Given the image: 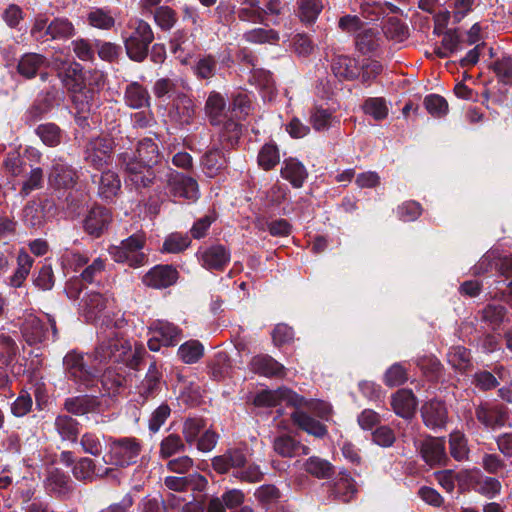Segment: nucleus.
Segmentation results:
<instances>
[{"mask_svg": "<svg viewBox=\"0 0 512 512\" xmlns=\"http://www.w3.org/2000/svg\"><path fill=\"white\" fill-rule=\"evenodd\" d=\"M253 403L258 407H272L286 404L294 408V411L291 413V419L300 429L319 438L325 436L327 433L325 425L302 410V408H306L316 412L319 417L326 418L330 413V409L324 402L306 400L291 389L281 387L277 390H263L259 392L255 396Z\"/></svg>", "mask_w": 512, "mask_h": 512, "instance_id": "obj_1", "label": "nucleus"}, {"mask_svg": "<svg viewBox=\"0 0 512 512\" xmlns=\"http://www.w3.org/2000/svg\"><path fill=\"white\" fill-rule=\"evenodd\" d=\"M117 160L126 174L127 181L136 189L152 186L168 168L161 162L158 145L152 138L140 140L135 152H122Z\"/></svg>", "mask_w": 512, "mask_h": 512, "instance_id": "obj_2", "label": "nucleus"}, {"mask_svg": "<svg viewBox=\"0 0 512 512\" xmlns=\"http://www.w3.org/2000/svg\"><path fill=\"white\" fill-rule=\"evenodd\" d=\"M75 33L73 24L64 17H56L49 20L46 14H38L34 18L30 29L31 38L39 43L49 40H65Z\"/></svg>", "mask_w": 512, "mask_h": 512, "instance_id": "obj_3", "label": "nucleus"}, {"mask_svg": "<svg viewBox=\"0 0 512 512\" xmlns=\"http://www.w3.org/2000/svg\"><path fill=\"white\" fill-rule=\"evenodd\" d=\"M65 86L71 92V100L75 109V121L81 126H89L88 117L99 96V91L93 87L83 85L68 74L63 79Z\"/></svg>", "mask_w": 512, "mask_h": 512, "instance_id": "obj_4", "label": "nucleus"}, {"mask_svg": "<svg viewBox=\"0 0 512 512\" xmlns=\"http://www.w3.org/2000/svg\"><path fill=\"white\" fill-rule=\"evenodd\" d=\"M145 244V234L137 232L122 240L120 245L111 246L109 253L115 262L125 263L130 267L138 268L148 262V255L143 252Z\"/></svg>", "mask_w": 512, "mask_h": 512, "instance_id": "obj_5", "label": "nucleus"}, {"mask_svg": "<svg viewBox=\"0 0 512 512\" xmlns=\"http://www.w3.org/2000/svg\"><path fill=\"white\" fill-rule=\"evenodd\" d=\"M131 350L129 343L119 336V333L114 327L99 333V344L94 351V359L99 363H106L108 361L121 362L123 356Z\"/></svg>", "mask_w": 512, "mask_h": 512, "instance_id": "obj_6", "label": "nucleus"}, {"mask_svg": "<svg viewBox=\"0 0 512 512\" xmlns=\"http://www.w3.org/2000/svg\"><path fill=\"white\" fill-rule=\"evenodd\" d=\"M154 38L151 26L144 20H137L132 32L124 39L128 58L134 62L142 63L148 57L149 46Z\"/></svg>", "mask_w": 512, "mask_h": 512, "instance_id": "obj_7", "label": "nucleus"}, {"mask_svg": "<svg viewBox=\"0 0 512 512\" xmlns=\"http://www.w3.org/2000/svg\"><path fill=\"white\" fill-rule=\"evenodd\" d=\"M109 447L112 463L120 467L135 464L142 451V444L135 437L111 438Z\"/></svg>", "mask_w": 512, "mask_h": 512, "instance_id": "obj_8", "label": "nucleus"}, {"mask_svg": "<svg viewBox=\"0 0 512 512\" xmlns=\"http://www.w3.org/2000/svg\"><path fill=\"white\" fill-rule=\"evenodd\" d=\"M114 146V139L109 136L91 138L84 147L85 162L97 170L103 169L111 161Z\"/></svg>", "mask_w": 512, "mask_h": 512, "instance_id": "obj_9", "label": "nucleus"}, {"mask_svg": "<svg viewBox=\"0 0 512 512\" xmlns=\"http://www.w3.org/2000/svg\"><path fill=\"white\" fill-rule=\"evenodd\" d=\"M66 375L74 382L89 388L97 378V371L86 365L84 356L76 351L66 354L63 359Z\"/></svg>", "mask_w": 512, "mask_h": 512, "instance_id": "obj_10", "label": "nucleus"}, {"mask_svg": "<svg viewBox=\"0 0 512 512\" xmlns=\"http://www.w3.org/2000/svg\"><path fill=\"white\" fill-rule=\"evenodd\" d=\"M164 174L167 176V187L172 196L193 202L199 198V186L194 178L173 171L169 167L165 170Z\"/></svg>", "mask_w": 512, "mask_h": 512, "instance_id": "obj_11", "label": "nucleus"}, {"mask_svg": "<svg viewBox=\"0 0 512 512\" xmlns=\"http://www.w3.org/2000/svg\"><path fill=\"white\" fill-rule=\"evenodd\" d=\"M46 492L60 500H68L71 498L75 484L71 477L59 468H54L48 472L44 480Z\"/></svg>", "mask_w": 512, "mask_h": 512, "instance_id": "obj_12", "label": "nucleus"}, {"mask_svg": "<svg viewBox=\"0 0 512 512\" xmlns=\"http://www.w3.org/2000/svg\"><path fill=\"white\" fill-rule=\"evenodd\" d=\"M164 383L161 368L153 361L149 365L144 379L137 386V403L143 405L148 400L154 399L161 392Z\"/></svg>", "mask_w": 512, "mask_h": 512, "instance_id": "obj_13", "label": "nucleus"}, {"mask_svg": "<svg viewBox=\"0 0 512 512\" xmlns=\"http://www.w3.org/2000/svg\"><path fill=\"white\" fill-rule=\"evenodd\" d=\"M111 222L112 213L110 209L101 205H94L83 219V229L91 237L99 238L108 230Z\"/></svg>", "mask_w": 512, "mask_h": 512, "instance_id": "obj_14", "label": "nucleus"}, {"mask_svg": "<svg viewBox=\"0 0 512 512\" xmlns=\"http://www.w3.org/2000/svg\"><path fill=\"white\" fill-rule=\"evenodd\" d=\"M58 90L54 87L40 93L25 113V122L29 125L41 120L58 104Z\"/></svg>", "mask_w": 512, "mask_h": 512, "instance_id": "obj_15", "label": "nucleus"}, {"mask_svg": "<svg viewBox=\"0 0 512 512\" xmlns=\"http://www.w3.org/2000/svg\"><path fill=\"white\" fill-rule=\"evenodd\" d=\"M91 180L97 185V195L106 202H113L121 192V180L114 171L106 170L100 175L93 174Z\"/></svg>", "mask_w": 512, "mask_h": 512, "instance_id": "obj_16", "label": "nucleus"}, {"mask_svg": "<svg viewBox=\"0 0 512 512\" xmlns=\"http://www.w3.org/2000/svg\"><path fill=\"white\" fill-rule=\"evenodd\" d=\"M178 276V271L172 265H157L143 276L142 281L148 287L163 289L174 285Z\"/></svg>", "mask_w": 512, "mask_h": 512, "instance_id": "obj_17", "label": "nucleus"}, {"mask_svg": "<svg viewBox=\"0 0 512 512\" xmlns=\"http://www.w3.org/2000/svg\"><path fill=\"white\" fill-rule=\"evenodd\" d=\"M199 261L207 270L223 271L230 262L231 254L224 245L216 244L198 253Z\"/></svg>", "mask_w": 512, "mask_h": 512, "instance_id": "obj_18", "label": "nucleus"}, {"mask_svg": "<svg viewBox=\"0 0 512 512\" xmlns=\"http://www.w3.org/2000/svg\"><path fill=\"white\" fill-rule=\"evenodd\" d=\"M443 437H428L420 447V453L424 461L431 467L444 466L448 461Z\"/></svg>", "mask_w": 512, "mask_h": 512, "instance_id": "obj_19", "label": "nucleus"}, {"mask_svg": "<svg viewBox=\"0 0 512 512\" xmlns=\"http://www.w3.org/2000/svg\"><path fill=\"white\" fill-rule=\"evenodd\" d=\"M77 180L76 169L63 162H54L48 175L49 185L55 189H71Z\"/></svg>", "mask_w": 512, "mask_h": 512, "instance_id": "obj_20", "label": "nucleus"}, {"mask_svg": "<svg viewBox=\"0 0 512 512\" xmlns=\"http://www.w3.org/2000/svg\"><path fill=\"white\" fill-rule=\"evenodd\" d=\"M100 406L99 397L87 394L66 398L63 403L64 410L76 416L98 412Z\"/></svg>", "mask_w": 512, "mask_h": 512, "instance_id": "obj_21", "label": "nucleus"}, {"mask_svg": "<svg viewBox=\"0 0 512 512\" xmlns=\"http://www.w3.org/2000/svg\"><path fill=\"white\" fill-rule=\"evenodd\" d=\"M226 150L214 144L201 158L203 172L208 177H215L227 167Z\"/></svg>", "mask_w": 512, "mask_h": 512, "instance_id": "obj_22", "label": "nucleus"}, {"mask_svg": "<svg viewBox=\"0 0 512 512\" xmlns=\"http://www.w3.org/2000/svg\"><path fill=\"white\" fill-rule=\"evenodd\" d=\"M247 462V456L243 449L233 448L227 450L223 455L212 459V467L219 474H226L231 468L239 470Z\"/></svg>", "mask_w": 512, "mask_h": 512, "instance_id": "obj_23", "label": "nucleus"}, {"mask_svg": "<svg viewBox=\"0 0 512 512\" xmlns=\"http://www.w3.org/2000/svg\"><path fill=\"white\" fill-rule=\"evenodd\" d=\"M417 404V398L410 389H399L391 398L393 411L406 420L414 416Z\"/></svg>", "mask_w": 512, "mask_h": 512, "instance_id": "obj_24", "label": "nucleus"}, {"mask_svg": "<svg viewBox=\"0 0 512 512\" xmlns=\"http://www.w3.org/2000/svg\"><path fill=\"white\" fill-rule=\"evenodd\" d=\"M49 67V60L39 53L23 54L17 64V72L25 79H33L43 68Z\"/></svg>", "mask_w": 512, "mask_h": 512, "instance_id": "obj_25", "label": "nucleus"}, {"mask_svg": "<svg viewBox=\"0 0 512 512\" xmlns=\"http://www.w3.org/2000/svg\"><path fill=\"white\" fill-rule=\"evenodd\" d=\"M447 409L443 402L431 400L421 407L424 424L432 429L442 428L447 422Z\"/></svg>", "mask_w": 512, "mask_h": 512, "instance_id": "obj_26", "label": "nucleus"}, {"mask_svg": "<svg viewBox=\"0 0 512 512\" xmlns=\"http://www.w3.org/2000/svg\"><path fill=\"white\" fill-rule=\"evenodd\" d=\"M111 472H113L112 468H105L102 473H99L96 470L94 460L89 457H81L72 467V474L74 478L84 483H91L95 477H107Z\"/></svg>", "mask_w": 512, "mask_h": 512, "instance_id": "obj_27", "label": "nucleus"}, {"mask_svg": "<svg viewBox=\"0 0 512 512\" xmlns=\"http://www.w3.org/2000/svg\"><path fill=\"white\" fill-rule=\"evenodd\" d=\"M331 69L340 80L352 81L360 76L356 59L347 55H335L331 60Z\"/></svg>", "mask_w": 512, "mask_h": 512, "instance_id": "obj_28", "label": "nucleus"}, {"mask_svg": "<svg viewBox=\"0 0 512 512\" xmlns=\"http://www.w3.org/2000/svg\"><path fill=\"white\" fill-rule=\"evenodd\" d=\"M251 370L265 377H283L285 367L269 355H257L250 361Z\"/></svg>", "mask_w": 512, "mask_h": 512, "instance_id": "obj_29", "label": "nucleus"}, {"mask_svg": "<svg viewBox=\"0 0 512 512\" xmlns=\"http://www.w3.org/2000/svg\"><path fill=\"white\" fill-rule=\"evenodd\" d=\"M21 332L29 345L41 343L47 339L48 330L45 323L35 315H28L22 325Z\"/></svg>", "mask_w": 512, "mask_h": 512, "instance_id": "obj_30", "label": "nucleus"}, {"mask_svg": "<svg viewBox=\"0 0 512 512\" xmlns=\"http://www.w3.org/2000/svg\"><path fill=\"white\" fill-rule=\"evenodd\" d=\"M281 177L289 181L294 188L303 186L308 177L305 166L296 158H286L280 170Z\"/></svg>", "mask_w": 512, "mask_h": 512, "instance_id": "obj_31", "label": "nucleus"}, {"mask_svg": "<svg viewBox=\"0 0 512 512\" xmlns=\"http://www.w3.org/2000/svg\"><path fill=\"white\" fill-rule=\"evenodd\" d=\"M151 97L146 87L137 81L129 83L124 90V102L132 109L150 106Z\"/></svg>", "mask_w": 512, "mask_h": 512, "instance_id": "obj_32", "label": "nucleus"}, {"mask_svg": "<svg viewBox=\"0 0 512 512\" xmlns=\"http://www.w3.org/2000/svg\"><path fill=\"white\" fill-rule=\"evenodd\" d=\"M54 428L62 441L77 442L80 434V423L71 415H57L54 421Z\"/></svg>", "mask_w": 512, "mask_h": 512, "instance_id": "obj_33", "label": "nucleus"}, {"mask_svg": "<svg viewBox=\"0 0 512 512\" xmlns=\"http://www.w3.org/2000/svg\"><path fill=\"white\" fill-rule=\"evenodd\" d=\"M173 115L181 125H190L196 115L194 101L185 94H180L173 102Z\"/></svg>", "mask_w": 512, "mask_h": 512, "instance_id": "obj_34", "label": "nucleus"}, {"mask_svg": "<svg viewBox=\"0 0 512 512\" xmlns=\"http://www.w3.org/2000/svg\"><path fill=\"white\" fill-rule=\"evenodd\" d=\"M106 305L107 299L102 294L91 292L82 300V314L87 322H93L105 310Z\"/></svg>", "mask_w": 512, "mask_h": 512, "instance_id": "obj_35", "label": "nucleus"}, {"mask_svg": "<svg viewBox=\"0 0 512 512\" xmlns=\"http://www.w3.org/2000/svg\"><path fill=\"white\" fill-rule=\"evenodd\" d=\"M475 415L477 420L488 428L503 426L508 418L507 411L503 407L479 406L476 408Z\"/></svg>", "mask_w": 512, "mask_h": 512, "instance_id": "obj_36", "label": "nucleus"}, {"mask_svg": "<svg viewBox=\"0 0 512 512\" xmlns=\"http://www.w3.org/2000/svg\"><path fill=\"white\" fill-rule=\"evenodd\" d=\"M20 504L23 512H55L46 498L36 495L31 489L21 491Z\"/></svg>", "mask_w": 512, "mask_h": 512, "instance_id": "obj_37", "label": "nucleus"}, {"mask_svg": "<svg viewBox=\"0 0 512 512\" xmlns=\"http://www.w3.org/2000/svg\"><path fill=\"white\" fill-rule=\"evenodd\" d=\"M241 135L242 126L233 120H228L220 130L218 144L216 145L230 151L238 145Z\"/></svg>", "mask_w": 512, "mask_h": 512, "instance_id": "obj_38", "label": "nucleus"}, {"mask_svg": "<svg viewBox=\"0 0 512 512\" xmlns=\"http://www.w3.org/2000/svg\"><path fill=\"white\" fill-rule=\"evenodd\" d=\"M356 493L354 481L347 474H341L330 487V496L344 503Z\"/></svg>", "mask_w": 512, "mask_h": 512, "instance_id": "obj_39", "label": "nucleus"}, {"mask_svg": "<svg viewBox=\"0 0 512 512\" xmlns=\"http://www.w3.org/2000/svg\"><path fill=\"white\" fill-rule=\"evenodd\" d=\"M280 163V151L274 142L265 143L257 155V164L264 171L273 170Z\"/></svg>", "mask_w": 512, "mask_h": 512, "instance_id": "obj_40", "label": "nucleus"}, {"mask_svg": "<svg viewBox=\"0 0 512 512\" xmlns=\"http://www.w3.org/2000/svg\"><path fill=\"white\" fill-rule=\"evenodd\" d=\"M35 133L41 139L43 144L48 147H56L60 145L64 135L62 129L52 122L38 125L35 129Z\"/></svg>", "mask_w": 512, "mask_h": 512, "instance_id": "obj_41", "label": "nucleus"}, {"mask_svg": "<svg viewBox=\"0 0 512 512\" xmlns=\"http://www.w3.org/2000/svg\"><path fill=\"white\" fill-rule=\"evenodd\" d=\"M304 469L318 479H328L334 474V466L328 460L317 456L309 457L304 463Z\"/></svg>", "mask_w": 512, "mask_h": 512, "instance_id": "obj_42", "label": "nucleus"}, {"mask_svg": "<svg viewBox=\"0 0 512 512\" xmlns=\"http://www.w3.org/2000/svg\"><path fill=\"white\" fill-rule=\"evenodd\" d=\"M153 333L160 337L163 346L176 345L181 336V330L167 321H157L154 324Z\"/></svg>", "mask_w": 512, "mask_h": 512, "instance_id": "obj_43", "label": "nucleus"}, {"mask_svg": "<svg viewBox=\"0 0 512 512\" xmlns=\"http://www.w3.org/2000/svg\"><path fill=\"white\" fill-rule=\"evenodd\" d=\"M186 450V445L182 438L175 433L169 434L164 437L159 445V456L162 459H169L172 456L183 453Z\"/></svg>", "mask_w": 512, "mask_h": 512, "instance_id": "obj_44", "label": "nucleus"}, {"mask_svg": "<svg viewBox=\"0 0 512 512\" xmlns=\"http://www.w3.org/2000/svg\"><path fill=\"white\" fill-rule=\"evenodd\" d=\"M356 48L362 54L375 52L380 46V37L374 29H365L355 39Z\"/></svg>", "mask_w": 512, "mask_h": 512, "instance_id": "obj_45", "label": "nucleus"}, {"mask_svg": "<svg viewBox=\"0 0 512 512\" xmlns=\"http://www.w3.org/2000/svg\"><path fill=\"white\" fill-rule=\"evenodd\" d=\"M301 443L290 435H280L273 441L274 451L282 457H293L299 451Z\"/></svg>", "mask_w": 512, "mask_h": 512, "instance_id": "obj_46", "label": "nucleus"}, {"mask_svg": "<svg viewBox=\"0 0 512 512\" xmlns=\"http://www.w3.org/2000/svg\"><path fill=\"white\" fill-rule=\"evenodd\" d=\"M203 345L198 340L183 343L178 349V356L186 364L196 363L203 356Z\"/></svg>", "mask_w": 512, "mask_h": 512, "instance_id": "obj_47", "label": "nucleus"}, {"mask_svg": "<svg viewBox=\"0 0 512 512\" xmlns=\"http://www.w3.org/2000/svg\"><path fill=\"white\" fill-rule=\"evenodd\" d=\"M225 108V100L223 96L217 92H212L208 96L205 104V111L209 117L210 123L216 125Z\"/></svg>", "mask_w": 512, "mask_h": 512, "instance_id": "obj_48", "label": "nucleus"}, {"mask_svg": "<svg viewBox=\"0 0 512 512\" xmlns=\"http://www.w3.org/2000/svg\"><path fill=\"white\" fill-rule=\"evenodd\" d=\"M154 20L161 30L169 31L175 26L178 16L171 7L159 6L154 12Z\"/></svg>", "mask_w": 512, "mask_h": 512, "instance_id": "obj_49", "label": "nucleus"}, {"mask_svg": "<svg viewBox=\"0 0 512 512\" xmlns=\"http://www.w3.org/2000/svg\"><path fill=\"white\" fill-rule=\"evenodd\" d=\"M332 119V113L320 106H314L310 111V123L316 131L320 132L329 129Z\"/></svg>", "mask_w": 512, "mask_h": 512, "instance_id": "obj_50", "label": "nucleus"}, {"mask_svg": "<svg viewBox=\"0 0 512 512\" xmlns=\"http://www.w3.org/2000/svg\"><path fill=\"white\" fill-rule=\"evenodd\" d=\"M365 114L372 116L375 120L380 121L387 117L388 108L383 98H368L363 104Z\"/></svg>", "mask_w": 512, "mask_h": 512, "instance_id": "obj_51", "label": "nucleus"}, {"mask_svg": "<svg viewBox=\"0 0 512 512\" xmlns=\"http://www.w3.org/2000/svg\"><path fill=\"white\" fill-rule=\"evenodd\" d=\"M244 39L250 43H272L279 39L278 33L273 29L255 28L244 33Z\"/></svg>", "mask_w": 512, "mask_h": 512, "instance_id": "obj_52", "label": "nucleus"}, {"mask_svg": "<svg viewBox=\"0 0 512 512\" xmlns=\"http://www.w3.org/2000/svg\"><path fill=\"white\" fill-rule=\"evenodd\" d=\"M408 380L407 368L401 363H395L384 374V383L389 387H396Z\"/></svg>", "mask_w": 512, "mask_h": 512, "instance_id": "obj_53", "label": "nucleus"}, {"mask_svg": "<svg viewBox=\"0 0 512 512\" xmlns=\"http://www.w3.org/2000/svg\"><path fill=\"white\" fill-rule=\"evenodd\" d=\"M191 237L188 234L173 233L163 243V250L168 253H179L188 248Z\"/></svg>", "mask_w": 512, "mask_h": 512, "instance_id": "obj_54", "label": "nucleus"}, {"mask_svg": "<svg viewBox=\"0 0 512 512\" xmlns=\"http://www.w3.org/2000/svg\"><path fill=\"white\" fill-rule=\"evenodd\" d=\"M507 309L500 304H488L481 311V319L491 325L498 326L503 322Z\"/></svg>", "mask_w": 512, "mask_h": 512, "instance_id": "obj_55", "label": "nucleus"}, {"mask_svg": "<svg viewBox=\"0 0 512 512\" xmlns=\"http://www.w3.org/2000/svg\"><path fill=\"white\" fill-rule=\"evenodd\" d=\"M450 454L457 460L462 461L468 456L467 442L464 435L460 432H454L450 435Z\"/></svg>", "mask_w": 512, "mask_h": 512, "instance_id": "obj_56", "label": "nucleus"}, {"mask_svg": "<svg viewBox=\"0 0 512 512\" xmlns=\"http://www.w3.org/2000/svg\"><path fill=\"white\" fill-rule=\"evenodd\" d=\"M206 424L202 418H188L183 425L182 433L188 444H193L198 439L200 432L205 428Z\"/></svg>", "mask_w": 512, "mask_h": 512, "instance_id": "obj_57", "label": "nucleus"}, {"mask_svg": "<svg viewBox=\"0 0 512 512\" xmlns=\"http://www.w3.org/2000/svg\"><path fill=\"white\" fill-rule=\"evenodd\" d=\"M492 70L497 75L500 82L506 85L512 84V58L503 57L497 59L492 65Z\"/></svg>", "mask_w": 512, "mask_h": 512, "instance_id": "obj_58", "label": "nucleus"}, {"mask_svg": "<svg viewBox=\"0 0 512 512\" xmlns=\"http://www.w3.org/2000/svg\"><path fill=\"white\" fill-rule=\"evenodd\" d=\"M44 210L37 204H27L23 210L24 223L32 228H39L44 223Z\"/></svg>", "mask_w": 512, "mask_h": 512, "instance_id": "obj_59", "label": "nucleus"}, {"mask_svg": "<svg viewBox=\"0 0 512 512\" xmlns=\"http://www.w3.org/2000/svg\"><path fill=\"white\" fill-rule=\"evenodd\" d=\"M217 215L214 210L210 211L205 216L196 220L190 229V235L193 239H202L207 235V232L213 222L216 221Z\"/></svg>", "mask_w": 512, "mask_h": 512, "instance_id": "obj_60", "label": "nucleus"}, {"mask_svg": "<svg viewBox=\"0 0 512 512\" xmlns=\"http://www.w3.org/2000/svg\"><path fill=\"white\" fill-rule=\"evenodd\" d=\"M33 260L27 255L18 257V268L11 276L10 283L14 287H20L27 278L32 267Z\"/></svg>", "mask_w": 512, "mask_h": 512, "instance_id": "obj_61", "label": "nucleus"}, {"mask_svg": "<svg viewBox=\"0 0 512 512\" xmlns=\"http://www.w3.org/2000/svg\"><path fill=\"white\" fill-rule=\"evenodd\" d=\"M424 105L427 111L435 117H441L448 111L447 101L444 97L437 94L426 96L424 99Z\"/></svg>", "mask_w": 512, "mask_h": 512, "instance_id": "obj_62", "label": "nucleus"}, {"mask_svg": "<svg viewBox=\"0 0 512 512\" xmlns=\"http://www.w3.org/2000/svg\"><path fill=\"white\" fill-rule=\"evenodd\" d=\"M80 445L83 451L92 456H100L103 451V445L99 437L93 432H86L81 436Z\"/></svg>", "mask_w": 512, "mask_h": 512, "instance_id": "obj_63", "label": "nucleus"}, {"mask_svg": "<svg viewBox=\"0 0 512 512\" xmlns=\"http://www.w3.org/2000/svg\"><path fill=\"white\" fill-rule=\"evenodd\" d=\"M88 22L91 26L99 29H110L114 26L115 20L108 11L96 9L88 14Z\"/></svg>", "mask_w": 512, "mask_h": 512, "instance_id": "obj_64", "label": "nucleus"}]
</instances>
